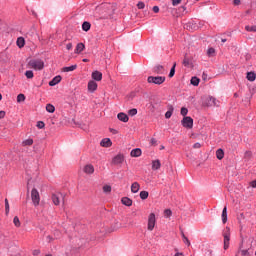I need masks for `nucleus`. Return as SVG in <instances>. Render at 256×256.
Masks as SVG:
<instances>
[{"label":"nucleus","mask_w":256,"mask_h":256,"mask_svg":"<svg viewBox=\"0 0 256 256\" xmlns=\"http://www.w3.org/2000/svg\"><path fill=\"white\" fill-rule=\"evenodd\" d=\"M28 69H34V71H42L45 67V62L41 59H31L27 64Z\"/></svg>","instance_id":"nucleus-1"},{"label":"nucleus","mask_w":256,"mask_h":256,"mask_svg":"<svg viewBox=\"0 0 256 256\" xmlns=\"http://www.w3.org/2000/svg\"><path fill=\"white\" fill-rule=\"evenodd\" d=\"M223 244H224V250L227 251L229 249L230 241H231V228L226 227L223 232Z\"/></svg>","instance_id":"nucleus-2"},{"label":"nucleus","mask_w":256,"mask_h":256,"mask_svg":"<svg viewBox=\"0 0 256 256\" xmlns=\"http://www.w3.org/2000/svg\"><path fill=\"white\" fill-rule=\"evenodd\" d=\"M31 200L34 207H38L39 203H41V196L39 195V191L35 188L31 191Z\"/></svg>","instance_id":"nucleus-3"},{"label":"nucleus","mask_w":256,"mask_h":256,"mask_svg":"<svg viewBox=\"0 0 256 256\" xmlns=\"http://www.w3.org/2000/svg\"><path fill=\"white\" fill-rule=\"evenodd\" d=\"M147 81L154 85H163L165 83V76H149Z\"/></svg>","instance_id":"nucleus-4"},{"label":"nucleus","mask_w":256,"mask_h":256,"mask_svg":"<svg viewBox=\"0 0 256 256\" xmlns=\"http://www.w3.org/2000/svg\"><path fill=\"white\" fill-rule=\"evenodd\" d=\"M156 223H157V219L155 218V213H150V215L148 216V224H147L148 231H153V229H155Z\"/></svg>","instance_id":"nucleus-5"},{"label":"nucleus","mask_w":256,"mask_h":256,"mask_svg":"<svg viewBox=\"0 0 256 256\" xmlns=\"http://www.w3.org/2000/svg\"><path fill=\"white\" fill-rule=\"evenodd\" d=\"M206 107H219V100L213 96H208L204 102Z\"/></svg>","instance_id":"nucleus-6"},{"label":"nucleus","mask_w":256,"mask_h":256,"mask_svg":"<svg viewBox=\"0 0 256 256\" xmlns=\"http://www.w3.org/2000/svg\"><path fill=\"white\" fill-rule=\"evenodd\" d=\"M181 124L183 127H185L186 129H193V118L189 117V116H185L182 121Z\"/></svg>","instance_id":"nucleus-7"},{"label":"nucleus","mask_w":256,"mask_h":256,"mask_svg":"<svg viewBox=\"0 0 256 256\" xmlns=\"http://www.w3.org/2000/svg\"><path fill=\"white\" fill-rule=\"evenodd\" d=\"M123 161H125L123 154H118L112 159L113 165H122Z\"/></svg>","instance_id":"nucleus-8"},{"label":"nucleus","mask_w":256,"mask_h":256,"mask_svg":"<svg viewBox=\"0 0 256 256\" xmlns=\"http://www.w3.org/2000/svg\"><path fill=\"white\" fill-rule=\"evenodd\" d=\"M62 200H63V194L56 193L52 195V201L54 205H59Z\"/></svg>","instance_id":"nucleus-9"},{"label":"nucleus","mask_w":256,"mask_h":256,"mask_svg":"<svg viewBox=\"0 0 256 256\" xmlns=\"http://www.w3.org/2000/svg\"><path fill=\"white\" fill-rule=\"evenodd\" d=\"M88 91L90 93H95L97 91V82L91 80L88 82Z\"/></svg>","instance_id":"nucleus-10"},{"label":"nucleus","mask_w":256,"mask_h":256,"mask_svg":"<svg viewBox=\"0 0 256 256\" xmlns=\"http://www.w3.org/2000/svg\"><path fill=\"white\" fill-rule=\"evenodd\" d=\"M84 173L87 175H93L95 173V167L92 164H88L84 167Z\"/></svg>","instance_id":"nucleus-11"},{"label":"nucleus","mask_w":256,"mask_h":256,"mask_svg":"<svg viewBox=\"0 0 256 256\" xmlns=\"http://www.w3.org/2000/svg\"><path fill=\"white\" fill-rule=\"evenodd\" d=\"M117 119L122 121V123H127L129 121V116L123 112L118 113Z\"/></svg>","instance_id":"nucleus-12"},{"label":"nucleus","mask_w":256,"mask_h":256,"mask_svg":"<svg viewBox=\"0 0 256 256\" xmlns=\"http://www.w3.org/2000/svg\"><path fill=\"white\" fill-rule=\"evenodd\" d=\"M92 79L94 81H101V79H103V73L97 70L92 72Z\"/></svg>","instance_id":"nucleus-13"},{"label":"nucleus","mask_w":256,"mask_h":256,"mask_svg":"<svg viewBox=\"0 0 256 256\" xmlns=\"http://www.w3.org/2000/svg\"><path fill=\"white\" fill-rule=\"evenodd\" d=\"M83 51H85V44L83 43H78L76 45V48L74 50V53H76V55H79L80 53H83Z\"/></svg>","instance_id":"nucleus-14"},{"label":"nucleus","mask_w":256,"mask_h":256,"mask_svg":"<svg viewBox=\"0 0 256 256\" xmlns=\"http://www.w3.org/2000/svg\"><path fill=\"white\" fill-rule=\"evenodd\" d=\"M161 169V161L159 159L152 161V171H159Z\"/></svg>","instance_id":"nucleus-15"},{"label":"nucleus","mask_w":256,"mask_h":256,"mask_svg":"<svg viewBox=\"0 0 256 256\" xmlns=\"http://www.w3.org/2000/svg\"><path fill=\"white\" fill-rule=\"evenodd\" d=\"M101 147H111L113 145V142H111V139L104 138L100 142Z\"/></svg>","instance_id":"nucleus-16"},{"label":"nucleus","mask_w":256,"mask_h":256,"mask_svg":"<svg viewBox=\"0 0 256 256\" xmlns=\"http://www.w3.org/2000/svg\"><path fill=\"white\" fill-rule=\"evenodd\" d=\"M59 83H61V76L58 75L49 82V85L50 87H55V85H59Z\"/></svg>","instance_id":"nucleus-17"},{"label":"nucleus","mask_w":256,"mask_h":256,"mask_svg":"<svg viewBox=\"0 0 256 256\" xmlns=\"http://www.w3.org/2000/svg\"><path fill=\"white\" fill-rule=\"evenodd\" d=\"M139 189H141V185L139 182H134L131 185V193H139Z\"/></svg>","instance_id":"nucleus-18"},{"label":"nucleus","mask_w":256,"mask_h":256,"mask_svg":"<svg viewBox=\"0 0 256 256\" xmlns=\"http://www.w3.org/2000/svg\"><path fill=\"white\" fill-rule=\"evenodd\" d=\"M173 111H175V108L173 107V105H169L168 106V110L165 113V118L166 119H171L172 115H173Z\"/></svg>","instance_id":"nucleus-19"},{"label":"nucleus","mask_w":256,"mask_h":256,"mask_svg":"<svg viewBox=\"0 0 256 256\" xmlns=\"http://www.w3.org/2000/svg\"><path fill=\"white\" fill-rule=\"evenodd\" d=\"M141 154H142V151L140 148H135L130 152L131 157H141Z\"/></svg>","instance_id":"nucleus-20"},{"label":"nucleus","mask_w":256,"mask_h":256,"mask_svg":"<svg viewBox=\"0 0 256 256\" xmlns=\"http://www.w3.org/2000/svg\"><path fill=\"white\" fill-rule=\"evenodd\" d=\"M121 201L123 205H126V207H131V205H133V200H131V198L123 197Z\"/></svg>","instance_id":"nucleus-21"},{"label":"nucleus","mask_w":256,"mask_h":256,"mask_svg":"<svg viewBox=\"0 0 256 256\" xmlns=\"http://www.w3.org/2000/svg\"><path fill=\"white\" fill-rule=\"evenodd\" d=\"M31 145H33V138L22 141V147H31Z\"/></svg>","instance_id":"nucleus-22"},{"label":"nucleus","mask_w":256,"mask_h":256,"mask_svg":"<svg viewBox=\"0 0 256 256\" xmlns=\"http://www.w3.org/2000/svg\"><path fill=\"white\" fill-rule=\"evenodd\" d=\"M16 43L19 49H22V47H25V38L19 37Z\"/></svg>","instance_id":"nucleus-23"},{"label":"nucleus","mask_w":256,"mask_h":256,"mask_svg":"<svg viewBox=\"0 0 256 256\" xmlns=\"http://www.w3.org/2000/svg\"><path fill=\"white\" fill-rule=\"evenodd\" d=\"M77 69V64H74L72 66H67L63 68L64 73H69L71 71H75Z\"/></svg>","instance_id":"nucleus-24"},{"label":"nucleus","mask_w":256,"mask_h":256,"mask_svg":"<svg viewBox=\"0 0 256 256\" xmlns=\"http://www.w3.org/2000/svg\"><path fill=\"white\" fill-rule=\"evenodd\" d=\"M222 223H227V206H225L222 210Z\"/></svg>","instance_id":"nucleus-25"},{"label":"nucleus","mask_w":256,"mask_h":256,"mask_svg":"<svg viewBox=\"0 0 256 256\" xmlns=\"http://www.w3.org/2000/svg\"><path fill=\"white\" fill-rule=\"evenodd\" d=\"M216 157H217V159H219V161H221V159H223V157H225V152H223V149H218L216 151Z\"/></svg>","instance_id":"nucleus-26"},{"label":"nucleus","mask_w":256,"mask_h":256,"mask_svg":"<svg viewBox=\"0 0 256 256\" xmlns=\"http://www.w3.org/2000/svg\"><path fill=\"white\" fill-rule=\"evenodd\" d=\"M246 79H247L248 81H255V79H256V74H255V72H248V73H247V76H246Z\"/></svg>","instance_id":"nucleus-27"},{"label":"nucleus","mask_w":256,"mask_h":256,"mask_svg":"<svg viewBox=\"0 0 256 256\" xmlns=\"http://www.w3.org/2000/svg\"><path fill=\"white\" fill-rule=\"evenodd\" d=\"M199 83H200L199 78H197V77H192L191 78V85H193L194 87L199 86Z\"/></svg>","instance_id":"nucleus-28"},{"label":"nucleus","mask_w":256,"mask_h":256,"mask_svg":"<svg viewBox=\"0 0 256 256\" xmlns=\"http://www.w3.org/2000/svg\"><path fill=\"white\" fill-rule=\"evenodd\" d=\"M245 29H246V31H248L249 33H256V26H255V25H253V26L247 25V26H245Z\"/></svg>","instance_id":"nucleus-29"},{"label":"nucleus","mask_w":256,"mask_h":256,"mask_svg":"<svg viewBox=\"0 0 256 256\" xmlns=\"http://www.w3.org/2000/svg\"><path fill=\"white\" fill-rule=\"evenodd\" d=\"M46 111L48 113H55V106H53L52 104H47L46 105Z\"/></svg>","instance_id":"nucleus-30"},{"label":"nucleus","mask_w":256,"mask_h":256,"mask_svg":"<svg viewBox=\"0 0 256 256\" xmlns=\"http://www.w3.org/2000/svg\"><path fill=\"white\" fill-rule=\"evenodd\" d=\"M148 197H149V192L147 191L140 192V199H142L143 201H145V199H147Z\"/></svg>","instance_id":"nucleus-31"},{"label":"nucleus","mask_w":256,"mask_h":256,"mask_svg":"<svg viewBox=\"0 0 256 256\" xmlns=\"http://www.w3.org/2000/svg\"><path fill=\"white\" fill-rule=\"evenodd\" d=\"M82 29L84 30V31H89V29H91V23H89V22H84L83 24H82Z\"/></svg>","instance_id":"nucleus-32"},{"label":"nucleus","mask_w":256,"mask_h":256,"mask_svg":"<svg viewBox=\"0 0 256 256\" xmlns=\"http://www.w3.org/2000/svg\"><path fill=\"white\" fill-rule=\"evenodd\" d=\"M154 71H155V73H158V74H163V71H164V68H163V66H161V65H158V66H156L155 68H154Z\"/></svg>","instance_id":"nucleus-33"},{"label":"nucleus","mask_w":256,"mask_h":256,"mask_svg":"<svg viewBox=\"0 0 256 256\" xmlns=\"http://www.w3.org/2000/svg\"><path fill=\"white\" fill-rule=\"evenodd\" d=\"M182 239H183V243H185V245H187L188 247H191V241H189V238H187V236H185V234H182Z\"/></svg>","instance_id":"nucleus-34"},{"label":"nucleus","mask_w":256,"mask_h":256,"mask_svg":"<svg viewBox=\"0 0 256 256\" xmlns=\"http://www.w3.org/2000/svg\"><path fill=\"white\" fill-rule=\"evenodd\" d=\"M25 77H26L27 79H33V77H34L33 71H32V70H27V71L25 72Z\"/></svg>","instance_id":"nucleus-35"},{"label":"nucleus","mask_w":256,"mask_h":256,"mask_svg":"<svg viewBox=\"0 0 256 256\" xmlns=\"http://www.w3.org/2000/svg\"><path fill=\"white\" fill-rule=\"evenodd\" d=\"M13 223L15 227H21V221L19 220V217L15 216L13 219Z\"/></svg>","instance_id":"nucleus-36"},{"label":"nucleus","mask_w":256,"mask_h":256,"mask_svg":"<svg viewBox=\"0 0 256 256\" xmlns=\"http://www.w3.org/2000/svg\"><path fill=\"white\" fill-rule=\"evenodd\" d=\"M25 101V94H19L17 96V103H23Z\"/></svg>","instance_id":"nucleus-37"},{"label":"nucleus","mask_w":256,"mask_h":256,"mask_svg":"<svg viewBox=\"0 0 256 256\" xmlns=\"http://www.w3.org/2000/svg\"><path fill=\"white\" fill-rule=\"evenodd\" d=\"M208 57H214L215 56V48H209L207 51Z\"/></svg>","instance_id":"nucleus-38"},{"label":"nucleus","mask_w":256,"mask_h":256,"mask_svg":"<svg viewBox=\"0 0 256 256\" xmlns=\"http://www.w3.org/2000/svg\"><path fill=\"white\" fill-rule=\"evenodd\" d=\"M171 215H173V212L171 211V209H166L164 211V217L169 218L171 217Z\"/></svg>","instance_id":"nucleus-39"},{"label":"nucleus","mask_w":256,"mask_h":256,"mask_svg":"<svg viewBox=\"0 0 256 256\" xmlns=\"http://www.w3.org/2000/svg\"><path fill=\"white\" fill-rule=\"evenodd\" d=\"M175 67H177V64L174 63V65L172 66L170 73H169V77H174L175 76Z\"/></svg>","instance_id":"nucleus-40"},{"label":"nucleus","mask_w":256,"mask_h":256,"mask_svg":"<svg viewBox=\"0 0 256 256\" xmlns=\"http://www.w3.org/2000/svg\"><path fill=\"white\" fill-rule=\"evenodd\" d=\"M183 65L184 67H189L191 65V61L189 60V58L187 57L184 58Z\"/></svg>","instance_id":"nucleus-41"},{"label":"nucleus","mask_w":256,"mask_h":256,"mask_svg":"<svg viewBox=\"0 0 256 256\" xmlns=\"http://www.w3.org/2000/svg\"><path fill=\"white\" fill-rule=\"evenodd\" d=\"M103 192L104 193H111V186L110 185H104L103 186Z\"/></svg>","instance_id":"nucleus-42"},{"label":"nucleus","mask_w":256,"mask_h":256,"mask_svg":"<svg viewBox=\"0 0 256 256\" xmlns=\"http://www.w3.org/2000/svg\"><path fill=\"white\" fill-rule=\"evenodd\" d=\"M180 113L183 117H185L189 113V110L186 107H182Z\"/></svg>","instance_id":"nucleus-43"},{"label":"nucleus","mask_w":256,"mask_h":256,"mask_svg":"<svg viewBox=\"0 0 256 256\" xmlns=\"http://www.w3.org/2000/svg\"><path fill=\"white\" fill-rule=\"evenodd\" d=\"M136 114H137V109L135 108L128 111V115H130L131 117H135Z\"/></svg>","instance_id":"nucleus-44"},{"label":"nucleus","mask_w":256,"mask_h":256,"mask_svg":"<svg viewBox=\"0 0 256 256\" xmlns=\"http://www.w3.org/2000/svg\"><path fill=\"white\" fill-rule=\"evenodd\" d=\"M5 211L6 215H9V200L5 199Z\"/></svg>","instance_id":"nucleus-45"},{"label":"nucleus","mask_w":256,"mask_h":256,"mask_svg":"<svg viewBox=\"0 0 256 256\" xmlns=\"http://www.w3.org/2000/svg\"><path fill=\"white\" fill-rule=\"evenodd\" d=\"M37 127H38V129H44L45 123L43 121H39V122H37Z\"/></svg>","instance_id":"nucleus-46"},{"label":"nucleus","mask_w":256,"mask_h":256,"mask_svg":"<svg viewBox=\"0 0 256 256\" xmlns=\"http://www.w3.org/2000/svg\"><path fill=\"white\" fill-rule=\"evenodd\" d=\"M240 255L241 256H249V250L245 249V250H240Z\"/></svg>","instance_id":"nucleus-47"},{"label":"nucleus","mask_w":256,"mask_h":256,"mask_svg":"<svg viewBox=\"0 0 256 256\" xmlns=\"http://www.w3.org/2000/svg\"><path fill=\"white\" fill-rule=\"evenodd\" d=\"M137 7H138V9H145V3L138 2Z\"/></svg>","instance_id":"nucleus-48"},{"label":"nucleus","mask_w":256,"mask_h":256,"mask_svg":"<svg viewBox=\"0 0 256 256\" xmlns=\"http://www.w3.org/2000/svg\"><path fill=\"white\" fill-rule=\"evenodd\" d=\"M181 3V0H172L173 7H177Z\"/></svg>","instance_id":"nucleus-49"},{"label":"nucleus","mask_w":256,"mask_h":256,"mask_svg":"<svg viewBox=\"0 0 256 256\" xmlns=\"http://www.w3.org/2000/svg\"><path fill=\"white\" fill-rule=\"evenodd\" d=\"M32 254H33L34 256L41 255V250L35 249V250H33Z\"/></svg>","instance_id":"nucleus-50"},{"label":"nucleus","mask_w":256,"mask_h":256,"mask_svg":"<svg viewBox=\"0 0 256 256\" xmlns=\"http://www.w3.org/2000/svg\"><path fill=\"white\" fill-rule=\"evenodd\" d=\"M66 49H67L68 51H71V50L73 49V43H68V44H66Z\"/></svg>","instance_id":"nucleus-51"},{"label":"nucleus","mask_w":256,"mask_h":256,"mask_svg":"<svg viewBox=\"0 0 256 256\" xmlns=\"http://www.w3.org/2000/svg\"><path fill=\"white\" fill-rule=\"evenodd\" d=\"M194 149H201V143L197 142L193 145Z\"/></svg>","instance_id":"nucleus-52"},{"label":"nucleus","mask_w":256,"mask_h":256,"mask_svg":"<svg viewBox=\"0 0 256 256\" xmlns=\"http://www.w3.org/2000/svg\"><path fill=\"white\" fill-rule=\"evenodd\" d=\"M5 115H6L5 111L1 110L0 111V119H5Z\"/></svg>","instance_id":"nucleus-53"},{"label":"nucleus","mask_w":256,"mask_h":256,"mask_svg":"<svg viewBox=\"0 0 256 256\" xmlns=\"http://www.w3.org/2000/svg\"><path fill=\"white\" fill-rule=\"evenodd\" d=\"M46 241H47V243H51V241H53V237L47 236Z\"/></svg>","instance_id":"nucleus-54"},{"label":"nucleus","mask_w":256,"mask_h":256,"mask_svg":"<svg viewBox=\"0 0 256 256\" xmlns=\"http://www.w3.org/2000/svg\"><path fill=\"white\" fill-rule=\"evenodd\" d=\"M251 187H253L254 189H256V180H253L251 183H250Z\"/></svg>","instance_id":"nucleus-55"},{"label":"nucleus","mask_w":256,"mask_h":256,"mask_svg":"<svg viewBox=\"0 0 256 256\" xmlns=\"http://www.w3.org/2000/svg\"><path fill=\"white\" fill-rule=\"evenodd\" d=\"M234 5H241V0H233Z\"/></svg>","instance_id":"nucleus-56"},{"label":"nucleus","mask_w":256,"mask_h":256,"mask_svg":"<svg viewBox=\"0 0 256 256\" xmlns=\"http://www.w3.org/2000/svg\"><path fill=\"white\" fill-rule=\"evenodd\" d=\"M153 12H154V13H159V8H158V6H154V7H153Z\"/></svg>","instance_id":"nucleus-57"},{"label":"nucleus","mask_w":256,"mask_h":256,"mask_svg":"<svg viewBox=\"0 0 256 256\" xmlns=\"http://www.w3.org/2000/svg\"><path fill=\"white\" fill-rule=\"evenodd\" d=\"M110 133H113V135H117V130L116 129H110Z\"/></svg>","instance_id":"nucleus-58"},{"label":"nucleus","mask_w":256,"mask_h":256,"mask_svg":"<svg viewBox=\"0 0 256 256\" xmlns=\"http://www.w3.org/2000/svg\"><path fill=\"white\" fill-rule=\"evenodd\" d=\"M82 61H83V63H88V62H89V59L84 58Z\"/></svg>","instance_id":"nucleus-59"},{"label":"nucleus","mask_w":256,"mask_h":256,"mask_svg":"<svg viewBox=\"0 0 256 256\" xmlns=\"http://www.w3.org/2000/svg\"><path fill=\"white\" fill-rule=\"evenodd\" d=\"M174 256H183V253L177 252Z\"/></svg>","instance_id":"nucleus-60"},{"label":"nucleus","mask_w":256,"mask_h":256,"mask_svg":"<svg viewBox=\"0 0 256 256\" xmlns=\"http://www.w3.org/2000/svg\"><path fill=\"white\" fill-rule=\"evenodd\" d=\"M160 149H161V150L165 149V146H161Z\"/></svg>","instance_id":"nucleus-61"},{"label":"nucleus","mask_w":256,"mask_h":256,"mask_svg":"<svg viewBox=\"0 0 256 256\" xmlns=\"http://www.w3.org/2000/svg\"><path fill=\"white\" fill-rule=\"evenodd\" d=\"M225 41H227L226 39H222V43H225Z\"/></svg>","instance_id":"nucleus-62"},{"label":"nucleus","mask_w":256,"mask_h":256,"mask_svg":"<svg viewBox=\"0 0 256 256\" xmlns=\"http://www.w3.org/2000/svg\"><path fill=\"white\" fill-rule=\"evenodd\" d=\"M45 256H53V255H51V254H46Z\"/></svg>","instance_id":"nucleus-63"},{"label":"nucleus","mask_w":256,"mask_h":256,"mask_svg":"<svg viewBox=\"0 0 256 256\" xmlns=\"http://www.w3.org/2000/svg\"><path fill=\"white\" fill-rule=\"evenodd\" d=\"M182 9L185 11V9H186L185 6H182Z\"/></svg>","instance_id":"nucleus-64"}]
</instances>
